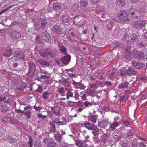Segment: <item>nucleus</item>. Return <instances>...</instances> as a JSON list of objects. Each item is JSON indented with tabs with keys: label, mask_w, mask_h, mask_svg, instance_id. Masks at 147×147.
Returning a JSON list of instances; mask_svg holds the SVG:
<instances>
[{
	"label": "nucleus",
	"mask_w": 147,
	"mask_h": 147,
	"mask_svg": "<svg viewBox=\"0 0 147 147\" xmlns=\"http://www.w3.org/2000/svg\"><path fill=\"white\" fill-rule=\"evenodd\" d=\"M117 16L119 20L121 21H129L128 15L125 10L120 11L118 13Z\"/></svg>",
	"instance_id": "obj_1"
},
{
	"label": "nucleus",
	"mask_w": 147,
	"mask_h": 147,
	"mask_svg": "<svg viewBox=\"0 0 147 147\" xmlns=\"http://www.w3.org/2000/svg\"><path fill=\"white\" fill-rule=\"evenodd\" d=\"M14 56L11 58V60L16 61L18 59H23L25 56L24 54L22 52L16 51L15 53Z\"/></svg>",
	"instance_id": "obj_2"
},
{
	"label": "nucleus",
	"mask_w": 147,
	"mask_h": 147,
	"mask_svg": "<svg viewBox=\"0 0 147 147\" xmlns=\"http://www.w3.org/2000/svg\"><path fill=\"white\" fill-rule=\"evenodd\" d=\"M129 13H131L132 16L135 15L134 16L135 18L137 19H140L142 14L140 12L133 9H131L129 10Z\"/></svg>",
	"instance_id": "obj_3"
},
{
	"label": "nucleus",
	"mask_w": 147,
	"mask_h": 147,
	"mask_svg": "<svg viewBox=\"0 0 147 147\" xmlns=\"http://www.w3.org/2000/svg\"><path fill=\"white\" fill-rule=\"evenodd\" d=\"M71 56L68 54H66V55L62 57L61 58V61L64 64L67 65L70 61Z\"/></svg>",
	"instance_id": "obj_4"
},
{
	"label": "nucleus",
	"mask_w": 147,
	"mask_h": 147,
	"mask_svg": "<svg viewBox=\"0 0 147 147\" xmlns=\"http://www.w3.org/2000/svg\"><path fill=\"white\" fill-rule=\"evenodd\" d=\"M51 110L54 114H55L57 116H59L60 115L61 111L60 108L58 106L53 107L51 108Z\"/></svg>",
	"instance_id": "obj_5"
},
{
	"label": "nucleus",
	"mask_w": 147,
	"mask_h": 147,
	"mask_svg": "<svg viewBox=\"0 0 147 147\" xmlns=\"http://www.w3.org/2000/svg\"><path fill=\"white\" fill-rule=\"evenodd\" d=\"M11 38L14 39H18L21 38V35L19 32L16 31H13L11 32L10 34Z\"/></svg>",
	"instance_id": "obj_6"
},
{
	"label": "nucleus",
	"mask_w": 147,
	"mask_h": 147,
	"mask_svg": "<svg viewBox=\"0 0 147 147\" xmlns=\"http://www.w3.org/2000/svg\"><path fill=\"white\" fill-rule=\"evenodd\" d=\"M61 20L63 23H67L70 21V17L67 14H63L61 16Z\"/></svg>",
	"instance_id": "obj_7"
},
{
	"label": "nucleus",
	"mask_w": 147,
	"mask_h": 147,
	"mask_svg": "<svg viewBox=\"0 0 147 147\" xmlns=\"http://www.w3.org/2000/svg\"><path fill=\"white\" fill-rule=\"evenodd\" d=\"M144 24L145 22L144 21L141 20L135 22L133 25V26L137 28L140 29L144 27Z\"/></svg>",
	"instance_id": "obj_8"
},
{
	"label": "nucleus",
	"mask_w": 147,
	"mask_h": 147,
	"mask_svg": "<svg viewBox=\"0 0 147 147\" xmlns=\"http://www.w3.org/2000/svg\"><path fill=\"white\" fill-rule=\"evenodd\" d=\"M51 94L49 91L47 90L44 91L42 94V98L45 100H48L50 97Z\"/></svg>",
	"instance_id": "obj_9"
},
{
	"label": "nucleus",
	"mask_w": 147,
	"mask_h": 147,
	"mask_svg": "<svg viewBox=\"0 0 147 147\" xmlns=\"http://www.w3.org/2000/svg\"><path fill=\"white\" fill-rule=\"evenodd\" d=\"M41 38L46 41H49L51 40V36L49 35L46 31H45L42 34Z\"/></svg>",
	"instance_id": "obj_10"
},
{
	"label": "nucleus",
	"mask_w": 147,
	"mask_h": 147,
	"mask_svg": "<svg viewBox=\"0 0 147 147\" xmlns=\"http://www.w3.org/2000/svg\"><path fill=\"white\" fill-rule=\"evenodd\" d=\"M130 49V48H127L125 49V57L126 59L128 60L130 59L131 58V56L132 55V51Z\"/></svg>",
	"instance_id": "obj_11"
},
{
	"label": "nucleus",
	"mask_w": 147,
	"mask_h": 147,
	"mask_svg": "<svg viewBox=\"0 0 147 147\" xmlns=\"http://www.w3.org/2000/svg\"><path fill=\"white\" fill-rule=\"evenodd\" d=\"M145 57L144 54L140 51L138 52L135 55V57L139 61L143 60Z\"/></svg>",
	"instance_id": "obj_12"
},
{
	"label": "nucleus",
	"mask_w": 147,
	"mask_h": 147,
	"mask_svg": "<svg viewBox=\"0 0 147 147\" xmlns=\"http://www.w3.org/2000/svg\"><path fill=\"white\" fill-rule=\"evenodd\" d=\"M132 64L134 67L137 69H141L144 66V64L140 63L137 61L133 62Z\"/></svg>",
	"instance_id": "obj_13"
},
{
	"label": "nucleus",
	"mask_w": 147,
	"mask_h": 147,
	"mask_svg": "<svg viewBox=\"0 0 147 147\" xmlns=\"http://www.w3.org/2000/svg\"><path fill=\"white\" fill-rule=\"evenodd\" d=\"M103 83V82H102L98 81L96 82L95 83L92 84L90 87L92 88H96L99 86L101 87Z\"/></svg>",
	"instance_id": "obj_14"
},
{
	"label": "nucleus",
	"mask_w": 147,
	"mask_h": 147,
	"mask_svg": "<svg viewBox=\"0 0 147 147\" xmlns=\"http://www.w3.org/2000/svg\"><path fill=\"white\" fill-rule=\"evenodd\" d=\"M84 17L82 16H78L75 18L74 22L76 24H78V23L82 21V20H84Z\"/></svg>",
	"instance_id": "obj_15"
},
{
	"label": "nucleus",
	"mask_w": 147,
	"mask_h": 147,
	"mask_svg": "<svg viewBox=\"0 0 147 147\" xmlns=\"http://www.w3.org/2000/svg\"><path fill=\"white\" fill-rule=\"evenodd\" d=\"M39 53L41 56L43 57L48 56H49L48 49H47L45 50H40Z\"/></svg>",
	"instance_id": "obj_16"
},
{
	"label": "nucleus",
	"mask_w": 147,
	"mask_h": 147,
	"mask_svg": "<svg viewBox=\"0 0 147 147\" xmlns=\"http://www.w3.org/2000/svg\"><path fill=\"white\" fill-rule=\"evenodd\" d=\"M96 12L97 13H104L105 11V9L102 6H98L96 9Z\"/></svg>",
	"instance_id": "obj_17"
},
{
	"label": "nucleus",
	"mask_w": 147,
	"mask_h": 147,
	"mask_svg": "<svg viewBox=\"0 0 147 147\" xmlns=\"http://www.w3.org/2000/svg\"><path fill=\"white\" fill-rule=\"evenodd\" d=\"M128 83L125 81L123 82L121 84L119 85L118 86V88L119 89L127 88L128 87Z\"/></svg>",
	"instance_id": "obj_18"
},
{
	"label": "nucleus",
	"mask_w": 147,
	"mask_h": 147,
	"mask_svg": "<svg viewBox=\"0 0 147 147\" xmlns=\"http://www.w3.org/2000/svg\"><path fill=\"white\" fill-rule=\"evenodd\" d=\"M66 90L67 92V93L66 94L67 98L69 99L70 98L73 97L74 94L71 90L68 88L66 89Z\"/></svg>",
	"instance_id": "obj_19"
},
{
	"label": "nucleus",
	"mask_w": 147,
	"mask_h": 147,
	"mask_svg": "<svg viewBox=\"0 0 147 147\" xmlns=\"http://www.w3.org/2000/svg\"><path fill=\"white\" fill-rule=\"evenodd\" d=\"M135 74L134 70L131 67H129L128 69L127 70V74L128 76H131Z\"/></svg>",
	"instance_id": "obj_20"
},
{
	"label": "nucleus",
	"mask_w": 147,
	"mask_h": 147,
	"mask_svg": "<svg viewBox=\"0 0 147 147\" xmlns=\"http://www.w3.org/2000/svg\"><path fill=\"white\" fill-rule=\"evenodd\" d=\"M53 31L57 34H60L61 32V28L58 26L55 25L53 27Z\"/></svg>",
	"instance_id": "obj_21"
},
{
	"label": "nucleus",
	"mask_w": 147,
	"mask_h": 147,
	"mask_svg": "<svg viewBox=\"0 0 147 147\" xmlns=\"http://www.w3.org/2000/svg\"><path fill=\"white\" fill-rule=\"evenodd\" d=\"M39 63L41 65L46 67H49L50 66L49 63L44 59H42L39 60Z\"/></svg>",
	"instance_id": "obj_22"
},
{
	"label": "nucleus",
	"mask_w": 147,
	"mask_h": 147,
	"mask_svg": "<svg viewBox=\"0 0 147 147\" xmlns=\"http://www.w3.org/2000/svg\"><path fill=\"white\" fill-rule=\"evenodd\" d=\"M6 129L0 126V137H3L5 135Z\"/></svg>",
	"instance_id": "obj_23"
},
{
	"label": "nucleus",
	"mask_w": 147,
	"mask_h": 147,
	"mask_svg": "<svg viewBox=\"0 0 147 147\" xmlns=\"http://www.w3.org/2000/svg\"><path fill=\"white\" fill-rule=\"evenodd\" d=\"M84 125L85 127L89 130H93V126L94 124L92 125L89 122H87L85 123Z\"/></svg>",
	"instance_id": "obj_24"
},
{
	"label": "nucleus",
	"mask_w": 147,
	"mask_h": 147,
	"mask_svg": "<svg viewBox=\"0 0 147 147\" xmlns=\"http://www.w3.org/2000/svg\"><path fill=\"white\" fill-rule=\"evenodd\" d=\"M88 3L87 0H80V6L82 7H85L88 5Z\"/></svg>",
	"instance_id": "obj_25"
},
{
	"label": "nucleus",
	"mask_w": 147,
	"mask_h": 147,
	"mask_svg": "<svg viewBox=\"0 0 147 147\" xmlns=\"http://www.w3.org/2000/svg\"><path fill=\"white\" fill-rule=\"evenodd\" d=\"M116 3L119 6H123L125 4V0H116Z\"/></svg>",
	"instance_id": "obj_26"
},
{
	"label": "nucleus",
	"mask_w": 147,
	"mask_h": 147,
	"mask_svg": "<svg viewBox=\"0 0 147 147\" xmlns=\"http://www.w3.org/2000/svg\"><path fill=\"white\" fill-rule=\"evenodd\" d=\"M58 91L61 96H64L65 95V89L64 88L60 87L58 89Z\"/></svg>",
	"instance_id": "obj_27"
},
{
	"label": "nucleus",
	"mask_w": 147,
	"mask_h": 147,
	"mask_svg": "<svg viewBox=\"0 0 147 147\" xmlns=\"http://www.w3.org/2000/svg\"><path fill=\"white\" fill-rule=\"evenodd\" d=\"M98 126L101 128H105L107 126V122L104 121L100 122L98 123Z\"/></svg>",
	"instance_id": "obj_28"
},
{
	"label": "nucleus",
	"mask_w": 147,
	"mask_h": 147,
	"mask_svg": "<svg viewBox=\"0 0 147 147\" xmlns=\"http://www.w3.org/2000/svg\"><path fill=\"white\" fill-rule=\"evenodd\" d=\"M12 51L11 50L7 49L6 50L4 53V55L5 57H10L11 55Z\"/></svg>",
	"instance_id": "obj_29"
},
{
	"label": "nucleus",
	"mask_w": 147,
	"mask_h": 147,
	"mask_svg": "<svg viewBox=\"0 0 147 147\" xmlns=\"http://www.w3.org/2000/svg\"><path fill=\"white\" fill-rule=\"evenodd\" d=\"M50 131L51 132H55L56 131V129L55 128V125L51 123H50Z\"/></svg>",
	"instance_id": "obj_30"
},
{
	"label": "nucleus",
	"mask_w": 147,
	"mask_h": 147,
	"mask_svg": "<svg viewBox=\"0 0 147 147\" xmlns=\"http://www.w3.org/2000/svg\"><path fill=\"white\" fill-rule=\"evenodd\" d=\"M49 56L51 57H54L56 55V52L53 51L51 50V49H48Z\"/></svg>",
	"instance_id": "obj_31"
},
{
	"label": "nucleus",
	"mask_w": 147,
	"mask_h": 147,
	"mask_svg": "<svg viewBox=\"0 0 147 147\" xmlns=\"http://www.w3.org/2000/svg\"><path fill=\"white\" fill-rule=\"evenodd\" d=\"M79 5L78 3H76L74 4L71 8V10L72 11L74 12L75 11H77L78 9Z\"/></svg>",
	"instance_id": "obj_32"
},
{
	"label": "nucleus",
	"mask_w": 147,
	"mask_h": 147,
	"mask_svg": "<svg viewBox=\"0 0 147 147\" xmlns=\"http://www.w3.org/2000/svg\"><path fill=\"white\" fill-rule=\"evenodd\" d=\"M59 48L61 52L63 53L66 55V49L65 47L64 46H60L59 47Z\"/></svg>",
	"instance_id": "obj_33"
},
{
	"label": "nucleus",
	"mask_w": 147,
	"mask_h": 147,
	"mask_svg": "<svg viewBox=\"0 0 147 147\" xmlns=\"http://www.w3.org/2000/svg\"><path fill=\"white\" fill-rule=\"evenodd\" d=\"M119 125V124L118 122H114L110 125V127L112 129H114Z\"/></svg>",
	"instance_id": "obj_34"
},
{
	"label": "nucleus",
	"mask_w": 147,
	"mask_h": 147,
	"mask_svg": "<svg viewBox=\"0 0 147 147\" xmlns=\"http://www.w3.org/2000/svg\"><path fill=\"white\" fill-rule=\"evenodd\" d=\"M47 24V21L46 19L43 20L41 23V27L42 29L44 28Z\"/></svg>",
	"instance_id": "obj_35"
},
{
	"label": "nucleus",
	"mask_w": 147,
	"mask_h": 147,
	"mask_svg": "<svg viewBox=\"0 0 147 147\" xmlns=\"http://www.w3.org/2000/svg\"><path fill=\"white\" fill-rule=\"evenodd\" d=\"M128 98V96L127 95L121 96H120L119 98V100L121 101L124 102Z\"/></svg>",
	"instance_id": "obj_36"
},
{
	"label": "nucleus",
	"mask_w": 147,
	"mask_h": 147,
	"mask_svg": "<svg viewBox=\"0 0 147 147\" xmlns=\"http://www.w3.org/2000/svg\"><path fill=\"white\" fill-rule=\"evenodd\" d=\"M56 143L52 141L49 142L47 144L48 147H56Z\"/></svg>",
	"instance_id": "obj_37"
},
{
	"label": "nucleus",
	"mask_w": 147,
	"mask_h": 147,
	"mask_svg": "<svg viewBox=\"0 0 147 147\" xmlns=\"http://www.w3.org/2000/svg\"><path fill=\"white\" fill-rule=\"evenodd\" d=\"M53 7L55 10H57L60 8V6L59 3H54L53 5Z\"/></svg>",
	"instance_id": "obj_38"
},
{
	"label": "nucleus",
	"mask_w": 147,
	"mask_h": 147,
	"mask_svg": "<svg viewBox=\"0 0 147 147\" xmlns=\"http://www.w3.org/2000/svg\"><path fill=\"white\" fill-rule=\"evenodd\" d=\"M8 109V107L5 105H3L2 106L1 111L5 113L7 111Z\"/></svg>",
	"instance_id": "obj_39"
},
{
	"label": "nucleus",
	"mask_w": 147,
	"mask_h": 147,
	"mask_svg": "<svg viewBox=\"0 0 147 147\" xmlns=\"http://www.w3.org/2000/svg\"><path fill=\"white\" fill-rule=\"evenodd\" d=\"M137 38V36L136 34H132V36L131 38V41L132 42H135L136 41Z\"/></svg>",
	"instance_id": "obj_40"
},
{
	"label": "nucleus",
	"mask_w": 147,
	"mask_h": 147,
	"mask_svg": "<svg viewBox=\"0 0 147 147\" xmlns=\"http://www.w3.org/2000/svg\"><path fill=\"white\" fill-rule=\"evenodd\" d=\"M120 75L123 76L127 74V70L126 71V69L125 68H122L120 70Z\"/></svg>",
	"instance_id": "obj_41"
},
{
	"label": "nucleus",
	"mask_w": 147,
	"mask_h": 147,
	"mask_svg": "<svg viewBox=\"0 0 147 147\" xmlns=\"http://www.w3.org/2000/svg\"><path fill=\"white\" fill-rule=\"evenodd\" d=\"M129 40V36L128 34L127 33L125 34L124 37L122 39L123 41L127 42Z\"/></svg>",
	"instance_id": "obj_42"
},
{
	"label": "nucleus",
	"mask_w": 147,
	"mask_h": 147,
	"mask_svg": "<svg viewBox=\"0 0 147 147\" xmlns=\"http://www.w3.org/2000/svg\"><path fill=\"white\" fill-rule=\"evenodd\" d=\"M55 140L57 141L60 142L61 140V136L59 134H55Z\"/></svg>",
	"instance_id": "obj_43"
},
{
	"label": "nucleus",
	"mask_w": 147,
	"mask_h": 147,
	"mask_svg": "<svg viewBox=\"0 0 147 147\" xmlns=\"http://www.w3.org/2000/svg\"><path fill=\"white\" fill-rule=\"evenodd\" d=\"M76 144L78 146L81 147L84 144V143L82 141L78 140L76 142Z\"/></svg>",
	"instance_id": "obj_44"
},
{
	"label": "nucleus",
	"mask_w": 147,
	"mask_h": 147,
	"mask_svg": "<svg viewBox=\"0 0 147 147\" xmlns=\"http://www.w3.org/2000/svg\"><path fill=\"white\" fill-rule=\"evenodd\" d=\"M85 107H88L92 106V103L91 102H90L88 101H86L84 102Z\"/></svg>",
	"instance_id": "obj_45"
},
{
	"label": "nucleus",
	"mask_w": 147,
	"mask_h": 147,
	"mask_svg": "<svg viewBox=\"0 0 147 147\" xmlns=\"http://www.w3.org/2000/svg\"><path fill=\"white\" fill-rule=\"evenodd\" d=\"M2 121L5 123H7L9 121V118L8 117L5 116L2 117Z\"/></svg>",
	"instance_id": "obj_46"
},
{
	"label": "nucleus",
	"mask_w": 147,
	"mask_h": 147,
	"mask_svg": "<svg viewBox=\"0 0 147 147\" xmlns=\"http://www.w3.org/2000/svg\"><path fill=\"white\" fill-rule=\"evenodd\" d=\"M77 106L78 107L84 109L85 108L84 103L82 102H78V103Z\"/></svg>",
	"instance_id": "obj_47"
},
{
	"label": "nucleus",
	"mask_w": 147,
	"mask_h": 147,
	"mask_svg": "<svg viewBox=\"0 0 147 147\" xmlns=\"http://www.w3.org/2000/svg\"><path fill=\"white\" fill-rule=\"evenodd\" d=\"M24 114L27 116L28 118L30 119L31 118V112L30 110L25 112Z\"/></svg>",
	"instance_id": "obj_48"
},
{
	"label": "nucleus",
	"mask_w": 147,
	"mask_h": 147,
	"mask_svg": "<svg viewBox=\"0 0 147 147\" xmlns=\"http://www.w3.org/2000/svg\"><path fill=\"white\" fill-rule=\"evenodd\" d=\"M13 6L12 5H10V6L9 7L6 8V9H5L2 10L1 11V12H0V15H1L2 14V13H3L4 12L8 11V10H9V9H10V8H12L13 7Z\"/></svg>",
	"instance_id": "obj_49"
},
{
	"label": "nucleus",
	"mask_w": 147,
	"mask_h": 147,
	"mask_svg": "<svg viewBox=\"0 0 147 147\" xmlns=\"http://www.w3.org/2000/svg\"><path fill=\"white\" fill-rule=\"evenodd\" d=\"M70 36L73 38L74 40L76 41L78 40V37L75 35L74 33L73 32H71L70 33Z\"/></svg>",
	"instance_id": "obj_50"
},
{
	"label": "nucleus",
	"mask_w": 147,
	"mask_h": 147,
	"mask_svg": "<svg viewBox=\"0 0 147 147\" xmlns=\"http://www.w3.org/2000/svg\"><path fill=\"white\" fill-rule=\"evenodd\" d=\"M36 90L38 92H42L43 91L42 87L41 86L38 85V88Z\"/></svg>",
	"instance_id": "obj_51"
},
{
	"label": "nucleus",
	"mask_w": 147,
	"mask_h": 147,
	"mask_svg": "<svg viewBox=\"0 0 147 147\" xmlns=\"http://www.w3.org/2000/svg\"><path fill=\"white\" fill-rule=\"evenodd\" d=\"M37 116L39 118L45 119L47 117V115H43L41 113H38L37 114Z\"/></svg>",
	"instance_id": "obj_52"
},
{
	"label": "nucleus",
	"mask_w": 147,
	"mask_h": 147,
	"mask_svg": "<svg viewBox=\"0 0 147 147\" xmlns=\"http://www.w3.org/2000/svg\"><path fill=\"white\" fill-rule=\"evenodd\" d=\"M28 143L30 147H32L33 144L32 142V140L31 137H29V140L28 141Z\"/></svg>",
	"instance_id": "obj_53"
},
{
	"label": "nucleus",
	"mask_w": 147,
	"mask_h": 147,
	"mask_svg": "<svg viewBox=\"0 0 147 147\" xmlns=\"http://www.w3.org/2000/svg\"><path fill=\"white\" fill-rule=\"evenodd\" d=\"M90 121L92 123H94L96 122L97 119L95 118V117L92 116L90 118Z\"/></svg>",
	"instance_id": "obj_54"
},
{
	"label": "nucleus",
	"mask_w": 147,
	"mask_h": 147,
	"mask_svg": "<svg viewBox=\"0 0 147 147\" xmlns=\"http://www.w3.org/2000/svg\"><path fill=\"white\" fill-rule=\"evenodd\" d=\"M33 67H30L29 68V71L28 73V74L30 73H31L32 74L34 73V71L35 70V68L34 67V66Z\"/></svg>",
	"instance_id": "obj_55"
},
{
	"label": "nucleus",
	"mask_w": 147,
	"mask_h": 147,
	"mask_svg": "<svg viewBox=\"0 0 147 147\" xmlns=\"http://www.w3.org/2000/svg\"><path fill=\"white\" fill-rule=\"evenodd\" d=\"M8 140L11 143H13L16 141V140L11 137H9L7 138Z\"/></svg>",
	"instance_id": "obj_56"
},
{
	"label": "nucleus",
	"mask_w": 147,
	"mask_h": 147,
	"mask_svg": "<svg viewBox=\"0 0 147 147\" xmlns=\"http://www.w3.org/2000/svg\"><path fill=\"white\" fill-rule=\"evenodd\" d=\"M84 28L83 27L81 26L79 27L78 28V31L80 34H82L83 33Z\"/></svg>",
	"instance_id": "obj_57"
},
{
	"label": "nucleus",
	"mask_w": 147,
	"mask_h": 147,
	"mask_svg": "<svg viewBox=\"0 0 147 147\" xmlns=\"http://www.w3.org/2000/svg\"><path fill=\"white\" fill-rule=\"evenodd\" d=\"M104 83L107 86H111L113 83H112L110 81H106L104 82Z\"/></svg>",
	"instance_id": "obj_58"
},
{
	"label": "nucleus",
	"mask_w": 147,
	"mask_h": 147,
	"mask_svg": "<svg viewBox=\"0 0 147 147\" xmlns=\"http://www.w3.org/2000/svg\"><path fill=\"white\" fill-rule=\"evenodd\" d=\"M123 124L124 126L126 127H127L129 125V123L126 121H123Z\"/></svg>",
	"instance_id": "obj_59"
},
{
	"label": "nucleus",
	"mask_w": 147,
	"mask_h": 147,
	"mask_svg": "<svg viewBox=\"0 0 147 147\" xmlns=\"http://www.w3.org/2000/svg\"><path fill=\"white\" fill-rule=\"evenodd\" d=\"M92 133L94 134L93 137L94 138H96L98 137L99 134L98 132L95 131H92Z\"/></svg>",
	"instance_id": "obj_60"
},
{
	"label": "nucleus",
	"mask_w": 147,
	"mask_h": 147,
	"mask_svg": "<svg viewBox=\"0 0 147 147\" xmlns=\"http://www.w3.org/2000/svg\"><path fill=\"white\" fill-rule=\"evenodd\" d=\"M77 85H78L79 86L78 88L80 89H84L85 88V86L83 84H80L79 83H78Z\"/></svg>",
	"instance_id": "obj_61"
},
{
	"label": "nucleus",
	"mask_w": 147,
	"mask_h": 147,
	"mask_svg": "<svg viewBox=\"0 0 147 147\" xmlns=\"http://www.w3.org/2000/svg\"><path fill=\"white\" fill-rule=\"evenodd\" d=\"M75 104V102L73 101H69L67 103V105L69 107H72Z\"/></svg>",
	"instance_id": "obj_62"
},
{
	"label": "nucleus",
	"mask_w": 147,
	"mask_h": 147,
	"mask_svg": "<svg viewBox=\"0 0 147 147\" xmlns=\"http://www.w3.org/2000/svg\"><path fill=\"white\" fill-rule=\"evenodd\" d=\"M47 112V116H49L51 117H52L53 116V114L51 111L48 110Z\"/></svg>",
	"instance_id": "obj_63"
},
{
	"label": "nucleus",
	"mask_w": 147,
	"mask_h": 147,
	"mask_svg": "<svg viewBox=\"0 0 147 147\" xmlns=\"http://www.w3.org/2000/svg\"><path fill=\"white\" fill-rule=\"evenodd\" d=\"M93 130L94 131L98 132L99 131V129L97 128L96 126H95L94 125L93 126Z\"/></svg>",
	"instance_id": "obj_64"
}]
</instances>
